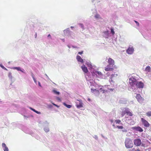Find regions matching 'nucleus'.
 <instances>
[{"label":"nucleus","instance_id":"nucleus-12","mask_svg":"<svg viewBox=\"0 0 151 151\" xmlns=\"http://www.w3.org/2000/svg\"><path fill=\"white\" fill-rule=\"evenodd\" d=\"M126 113L127 114L130 116H132L133 115V114L129 111V109H126Z\"/></svg>","mask_w":151,"mask_h":151},{"label":"nucleus","instance_id":"nucleus-42","mask_svg":"<svg viewBox=\"0 0 151 151\" xmlns=\"http://www.w3.org/2000/svg\"><path fill=\"white\" fill-rule=\"evenodd\" d=\"M37 33H36L35 35V37L36 38L37 37Z\"/></svg>","mask_w":151,"mask_h":151},{"label":"nucleus","instance_id":"nucleus-38","mask_svg":"<svg viewBox=\"0 0 151 151\" xmlns=\"http://www.w3.org/2000/svg\"><path fill=\"white\" fill-rule=\"evenodd\" d=\"M56 99L57 100H59V101H60L61 100V99H60L59 97H57V98H56Z\"/></svg>","mask_w":151,"mask_h":151},{"label":"nucleus","instance_id":"nucleus-8","mask_svg":"<svg viewBox=\"0 0 151 151\" xmlns=\"http://www.w3.org/2000/svg\"><path fill=\"white\" fill-rule=\"evenodd\" d=\"M134 51V49L133 47H129L127 50V52L129 54H132Z\"/></svg>","mask_w":151,"mask_h":151},{"label":"nucleus","instance_id":"nucleus-3","mask_svg":"<svg viewBox=\"0 0 151 151\" xmlns=\"http://www.w3.org/2000/svg\"><path fill=\"white\" fill-rule=\"evenodd\" d=\"M137 81V79L134 78L132 77L129 78V83L132 87H133L136 85Z\"/></svg>","mask_w":151,"mask_h":151},{"label":"nucleus","instance_id":"nucleus-4","mask_svg":"<svg viewBox=\"0 0 151 151\" xmlns=\"http://www.w3.org/2000/svg\"><path fill=\"white\" fill-rule=\"evenodd\" d=\"M136 98L137 101L139 103H141L143 102L144 100V98L142 97L139 94H137L136 96Z\"/></svg>","mask_w":151,"mask_h":151},{"label":"nucleus","instance_id":"nucleus-27","mask_svg":"<svg viewBox=\"0 0 151 151\" xmlns=\"http://www.w3.org/2000/svg\"><path fill=\"white\" fill-rule=\"evenodd\" d=\"M0 66L4 69L7 70V69L5 68L4 67L3 65H0Z\"/></svg>","mask_w":151,"mask_h":151},{"label":"nucleus","instance_id":"nucleus-19","mask_svg":"<svg viewBox=\"0 0 151 151\" xmlns=\"http://www.w3.org/2000/svg\"><path fill=\"white\" fill-rule=\"evenodd\" d=\"M76 106L78 108H81L83 107L82 104L81 103H79V104H77Z\"/></svg>","mask_w":151,"mask_h":151},{"label":"nucleus","instance_id":"nucleus-9","mask_svg":"<svg viewBox=\"0 0 151 151\" xmlns=\"http://www.w3.org/2000/svg\"><path fill=\"white\" fill-rule=\"evenodd\" d=\"M108 62L109 65H112V66L114 64V60L110 58L108 59Z\"/></svg>","mask_w":151,"mask_h":151},{"label":"nucleus","instance_id":"nucleus-18","mask_svg":"<svg viewBox=\"0 0 151 151\" xmlns=\"http://www.w3.org/2000/svg\"><path fill=\"white\" fill-rule=\"evenodd\" d=\"M52 91L55 94L57 95H58L60 94V92H59L55 90H53Z\"/></svg>","mask_w":151,"mask_h":151},{"label":"nucleus","instance_id":"nucleus-7","mask_svg":"<svg viewBox=\"0 0 151 151\" xmlns=\"http://www.w3.org/2000/svg\"><path fill=\"white\" fill-rule=\"evenodd\" d=\"M132 129L134 130L138 131L140 132L143 131V129L140 127H134L132 128Z\"/></svg>","mask_w":151,"mask_h":151},{"label":"nucleus","instance_id":"nucleus-37","mask_svg":"<svg viewBox=\"0 0 151 151\" xmlns=\"http://www.w3.org/2000/svg\"><path fill=\"white\" fill-rule=\"evenodd\" d=\"M97 73L99 75H101L102 74L101 72H97Z\"/></svg>","mask_w":151,"mask_h":151},{"label":"nucleus","instance_id":"nucleus-6","mask_svg":"<svg viewBox=\"0 0 151 151\" xmlns=\"http://www.w3.org/2000/svg\"><path fill=\"white\" fill-rule=\"evenodd\" d=\"M137 88H142L144 87V84L142 81L138 82L137 81V83L135 85Z\"/></svg>","mask_w":151,"mask_h":151},{"label":"nucleus","instance_id":"nucleus-13","mask_svg":"<svg viewBox=\"0 0 151 151\" xmlns=\"http://www.w3.org/2000/svg\"><path fill=\"white\" fill-rule=\"evenodd\" d=\"M76 59L78 62L81 63H83V59L81 58V57L79 55H77L76 57Z\"/></svg>","mask_w":151,"mask_h":151},{"label":"nucleus","instance_id":"nucleus-23","mask_svg":"<svg viewBox=\"0 0 151 151\" xmlns=\"http://www.w3.org/2000/svg\"><path fill=\"white\" fill-rule=\"evenodd\" d=\"M87 66L90 68H92V65L91 64H90V63H88V64H87Z\"/></svg>","mask_w":151,"mask_h":151},{"label":"nucleus","instance_id":"nucleus-14","mask_svg":"<svg viewBox=\"0 0 151 151\" xmlns=\"http://www.w3.org/2000/svg\"><path fill=\"white\" fill-rule=\"evenodd\" d=\"M2 146L3 147H4V151H8L9 149L6 146V145L4 143H3L2 144Z\"/></svg>","mask_w":151,"mask_h":151},{"label":"nucleus","instance_id":"nucleus-16","mask_svg":"<svg viewBox=\"0 0 151 151\" xmlns=\"http://www.w3.org/2000/svg\"><path fill=\"white\" fill-rule=\"evenodd\" d=\"M63 104L66 107L68 108H70L72 107V106L70 105H68L64 103H63Z\"/></svg>","mask_w":151,"mask_h":151},{"label":"nucleus","instance_id":"nucleus-39","mask_svg":"<svg viewBox=\"0 0 151 151\" xmlns=\"http://www.w3.org/2000/svg\"><path fill=\"white\" fill-rule=\"evenodd\" d=\"M83 51H81V52H79L78 53L79 54H81L83 53Z\"/></svg>","mask_w":151,"mask_h":151},{"label":"nucleus","instance_id":"nucleus-32","mask_svg":"<svg viewBox=\"0 0 151 151\" xmlns=\"http://www.w3.org/2000/svg\"><path fill=\"white\" fill-rule=\"evenodd\" d=\"M134 22L136 23L137 24V26H139V23L136 21H134Z\"/></svg>","mask_w":151,"mask_h":151},{"label":"nucleus","instance_id":"nucleus-41","mask_svg":"<svg viewBox=\"0 0 151 151\" xmlns=\"http://www.w3.org/2000/svg\"><path fill=\"white\" fill-rule=\"evenodd\" d=\"M38 84H39V86H41V85H40V82H38Z\"/></svg>","mask_w":151,"mask_h":151},{"label":"nucleus","instance_id":"nucleus-43","mask_svg":"<svg viewBox=\"0 0 151 151\" xmlns=\"http://www.w3.org/2000/svg\"><path fill=\"white\" fill-rule=\"evenodd\" d=\"M48 37H51V35L50 34L48 35Z\"/></svg>","mask_w":151,"mask_h":151},{"label":"nucleus","instance_id":"nucleus-26","mask_svg":"<svg viewBox=\"0 0 151 151\" xmlns=\"http://www.w3.org/2000/svg\"><path fill=\"white\" fill-rule=\"evenodd\" d=\"M111 33L113 35H114L115 33V32L114 31V30L113 29L111 28Z\"/></svg>","mask_w":151,"mask_h":151},{"label":"nucleus","instance_id":"nucleus-11","mask_svg":"<svg viewBox=\"0 0 151 151\" xmlns=\"http://www.w3.org/2000/svg\"><path fill=\"white\" fill-rule=\"evenodd\" d=\"M81 68L83 72L85 73H86L88 72V69L85 65H83L82 66Z\"/></svg>","mask_w":151,"mask_h":151},{"label":"nucleus","instance_id":"nucleus-10","mask_svg":"<svg viewBox=\"0 0 151 151\" xmlns=\"http://www.w3.org/2000/svg\"><path fill=\"white\" fill-rule=\"evenodd\" d=\"M112 67V65H110L109 64V65H107L106 67L105 68V70L106 71H112L113 70V68Z\"/></svg>","mask_w":151,"mask_h":151},{"label":"nucleus","instance_id":"nucleus-31","mask_svg":"<svg viewBox=\"0 0 151 151\" xmlns=\"http://www.w3.org/2000/svg\"><path fill=\"white\" fill-rule=\"evenodd\" d=\"M135 150H136L134 148L130 149L129 150V151H135Z\"/></svg>","mask_w":151,"mask_h":151},{"label":"nucleus","instance_id":"nucleus-17","mask_svg":"<svg viewBox=\"0 0 151 151\" xmlns=\"http://www.w3.org/2000/svg\"><path fill=\"white\" fill-rule=\"evenodd\" d=\"M13 69H16L18 71H20L22 72H23L21 70V68L20 67H14Z\"/></svg>","mask_w":151,"mask_h":151},{"label":"nucleus","instance_id":"nucleus-30","mask_svg":"<svg viewBox=\"0 0 151 151\" xmlns=\"http://www.w3.org/2000/svg\"><path fill=\"white\" fill-rule=\"evenodd\" d=\"M95 17L96 18H99L100 17V15L99 14H96L95 15Z\"/></svg>","mask_w":151,"mask_h":151},{"label":"nucleus","instance_id":"nucleus-1","mask_svg":"<svg viewBox=\"0 0 151 151\" xmlns=\"http://www.w3.org/2000/svg\"><path fill=\"white\" fill-rule=\"evenodd\" d=\"M125 144L126 147L127 148H132L133 146V144L132 141L129 139H126Z\"/></svg>","mask_w":151,"mask_h":151},{"label":"nucleus","instance_id":"nucleus-29","mask_svg":"<svg viewBox=\"0 0 151 151\" xmlns=\"http://www.w3.org/2000/svg\"><path fill=\"white\" fill-rule=\"evenodd\" d=\"M100 90L101 91H102L103 93H104L105 92L107 91H106L105 90H103L101 88L100 89Z\"/></svg>","mask_w":151,"mask_h":151},{"label":"nucleus","instance_id":"nucleus-21","mask_svg":"<svg viewBox=\"0 0 151 151\" xmlns=\"http://www.w3.org/2000/svg\"><path fill=\"white\" fill-rule=\"evenodd\" d=\"M146 114L147 116H151V111H148L146 113Z\"/></svg>","mask_w":151,"mask_h":151},{"label":"nucleus","instance_id":"nucleus-28","mask_svg":"<svg viewBox=\"0 0 151 151\" xmlns=\"http://www.w3.org/2000/svg\"><path fill=\"white\" fill-rule=\"evenodd\" d=\"M91 91H92V92H93L94 91H96L98 93H99V91L98 90H96V89L92 90V89H91Z\"/></svg>","mask_w":151,"mask_h":151},{"label":"nucleus","instance_id":"nucleus-25","mask_svg":"<svg viewBox=\"0 0 151 151\" xmlns=\"http://www.w3.org/2000/svg\"><path fill=\"white\" fill-rule=\"evenodd\" d=\"M116 127L119 129H123L124 128L122 126H117Z\"/></svg>","mask_w":151,"mask_h":151},{"label":"nucleus","instance_id":"nucleus-2","mask_svg":"<svg viewBox=\"0 0 151 151\" xmlns=\"http://www.w3.org/2000/svg\"><path fill=\"white\" fill-rule=\"evenodd\" d=\"M134 145L137 146H139L141 145L143 147H145V145L142 144L141 140L139 138L135 139L134 140Z\"/></svg>","mask_w":151,"mask_h":151},{"label":"nucleus","instance_id":"nucleus-20","mask_svg":"<svg viewBox=\"0 0 151 151\" xmlns=\"http://www.w3.org/2000/svg\"><path fill=\"white\" fill-rule=\"evenodd\" d=\"M126 114V109L124 111H122L121 113V115L122 116H123Z\"/></svg>","mask_w":151,"mask_h":151},{"label":"nucleus","instance_id":"nucleus-45","mask_svg":"<svg viewBox=\"0 0 151 151\" xmlns=\"http://www.w3.org/2000/svg\"><path fill=\"white\" fill-rule=\"evenodd\" d=\"M71 28H73V27H71Z\"/></svg>","mask_w":151,"mask_h":151},{"label":"nucleus","instance_id":"nucleus-34","mask_svg":"<svg viewBox=\"0 0 151 151\" xmlns=\"http://www.w3.org/2000/svg\"><path fill=\"white\" fill-rule=\"evenodd\" d=\"M30 108V109L31 110H32V111H34V112H36V110L35 109H33V108Z\"/></svg>","mask_w":151,"mask_h":151},{"label":"nucleus","instance_id":"nucleus-22","mask_svg":"<svg viewBox=\"0 0 151 151\" xmlns=\"http://www.w3.org/2000/svg\"><path fill=\"white\" fill-rule=\"evenodd\" d=\"M116 124H119L121 122V121L119 119L115 120V121Z\"/></svg>","mask_w":151,"mask_h":151},{"label":"nucleus","instance_id":"nucleus-5","mask_svg":"<svg viewBox=\"0 0 151 151\" xmlns=\"http://www.w3.org/2000/svg\"><path fill=\"white\" fill-rule=\"evenodd\" d=\"M141 121L144 125V126L146 127H149L150 126V124L144 118H141Z\"/></svg>","mask_w":151,"mask_h":151},{"label":"nucleus","instance_id":"nucleus-35","mask_svg":"<svg viewBox=\"0 0 151 151\" xmlns=\"http://www.w3.org/2000/svg\"><path fill=\"white\" fill-rule=\"evenodd\" d=\"M52 104L55 106H56V107H59V106L58 105H56L55 104H54V103H52Z\"/></svg>","mask_w":151,"mask_h":151},{"label":"nucleus","instance_id":"nucleus-44","mask_svg":"<svg viewBox=\"0 0 151 151\" xmlns=\"http://www.w3.org/2000/svg\"><path fill=\"white\" fill-rule=\"evenodd\" d=\"M135 151H140V150L139 149H137L136 150H135Z\"/></svg>","mask_w":151,"mask_h":151},{"label":"nucleus","instance_id":"nucleus-15","mask_svg":"<svg viewBox=\"0 0 151 151\" xmlns=\"http://www.w3.org/2000/svg\"><path fill=\"white\" fill-rule=\"evenodd\" d=\"M151 68L150 66H147L145 69V70L147 72H150V71Z\"/></svg>","mask_w":151,"mask_h":151},{"label":"nucleus","instance_id":"nucleus-46","mask_svg":"<svg viewBox=\"0 0 151 151\" xmlns=\"http://www.w3.org/2000/svg\"><path fill=\"white\" fill-rule=\"evenodd\" d=\"M124 132H127V131L126 130H125V131H124Z\"/></svg>","mask_w":151,"mask_h":151},{"label":"nucleus","instance_id":"nucleus-36","mask_svg":"<svg viewBox=\"0 0 151 151\" xmlns=\"http://www.w3.org/2000/svg\"><path fill=\"white\" fill-rule=\"evenodd\" d=\"M33 80L35 83H36V80L34 76L32 77Z\"/></svg>","mask_w":151,"mask_h":151},{"label":"nucleus","instance_id":"nucleus-24","mask_svg":"<svg viewBox=\"0 0 151 151\" xmlns=\"http://www.w3.org/2000/svg\"><path fill=\"white\" fill-rule=\"evenodd\" d=\"M8 76L9 78H12V74L11 72H9L8 73Z\"/></svg>","mask_w":151,"mask_h":151},{"label":"nucleus","instance_id":"nucleus-40","mask_svg":"<svg viewBox=\"0 0 151 151\" xmlns=\"http://www.w3.org/2000/svg\"><path fill=\"white\" fill-rule=\"evenodd\" d=\"M35 112L38 114H40V112L38 111H36Z\"/></svg>","mask_w":151,"mask_h":151},{"label":"nucleus","instance_id":"nucleus-33","mask_svg":"<svg viewBox=\"0 0 151 151\" xmlns=\"http://www.w3.org/2000/svg\"><path fill=\"white\" fill-rule=\"evenodd\" d=\"M104 34H106L107 35H108V31H104Z\"/></svg>","mask_w":151,"mask_h":151}]
</instances>
